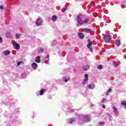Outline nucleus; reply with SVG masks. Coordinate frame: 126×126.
<instances>
[{
  "instance_id": "obj_7",
  "label": "nucleus",
  "mask_w": 126,
  "mask_h": 126,
  "mask_svg": "<svg viewBox=\"0 0 126 126\" xmlns=\"http://www.w3.org/2000/svg\"><path fill=\"white\" fill-rule=\"evenodd\" d=\"M35 62H36L37 63H41V59L40 56H37L35 58Z\"/></svg>"
},
{
  "instance_id": "obj_33",
  "label": "nucleus",
  "mask_w": 126,
  "mask_h": 126,
  "mask_svg": "<svg viewBox=\"0 0 126 126\" xmlns=\"http://www.w3.org/2000/svg\"><path fill=\"white\" fill-rule=\"evenodd\" d=\"M65 82H67V79H65Z\"/></svg>"
},
{
  "instance_id": "obj_31",
  "label": "nucleus",
  "mask_w": 126,
  "mask_h": 126,
  "mask_svg": "<svg viewBox=\"0 0 126 126\" xmlns=\"http://www.w3.org/2000/svg\"><path fill=\"white\" fill-rule=\"evenodd\" d=\"M0 43H2V38L0 37Z\"/></svg>"
},
{
  "instance_id": "obj_17",
  "label": "nucleus",
  "mask_w": 126,
  "mask_h": 126,
  "mask_svg": "<svg viewBox=\"0 0 126 126\" xmlns=\"http://www.w3.org/2000/svg\"><path fill=\"white\" fill-rule=\"evenodd\" d=\"M57 18L58 17H57L56 16L53 15L52 18V20H53V21H56Z\"/></svg>"
},
{
  "instance_id": "obj_20",
  "label": "nucleus",
  "mask_w": 126,
  "mask_h": 126,
  "mask_svg": "<svg viewBox=\"0 0 126 126\" xmlns=\"http://www.w3.org/2000/svg\"><path fill=\"white\" fill-rule=\"evenodd\" d=\"M89 22V19H86L84 21H83V24L84 23H88Z\"/></svg>"
},
{
  "instance_id": "obj_12",
  "label": "nucleus",
  "mask_w": 126,
  "mask_h": 126,
  "mask_svg": "<svg viewBox=\"0 0 126 126\" xmlns=\"http://www.w3.org/2000/svg\"><path fill=\"white\" fill-rule=\"evenodd\" d=\"M115 44L118 46H121V40H120V39L116 40L115 41Z\"/></svg>"
},
{
  "instance_id": "obj_8",
  "label": "nucleus",
  "mask_w": 126,
  "mask_h": 126,
  "mask_svg": "<svg viewBox=\"0 0 126 126\" xmlns=\"http://www.w3.org/2000/svg\"><path fill=\"white\" fill-rule=\"evenodd\" d=\"M83 68L84 70H85V71H86L87 69H89V68H90V66H89V65H85L83 66Z\"/></svg>"
},
{
  "instance_id": "obj_19",
  "label": "nucleus",
  "mask_w": 126,
  "mask_h": 126,
  "mask_svg": "<svg viewBox=\"0 0 126 126\" xmlns=\"http://www.w3.org/2000/svg\"><path fill=\"white\" fill-rule=\"evenodd\" d=\"M99 125H100V126H104L105 125V122H102V121H99L98 122Z\"/></svg>"
},
{
  "instance_id": "obj_15",
  "label": "nucleus",
  "mask_w": 126,
  "mask_h": 126,
  "mask_svg": "<svg viewBox=\"0 0 126 126\" xmlns=\"http://www.w3.org/2000/svg\"><path fill=\"white\" fill-rule=\"evenodd\" d=\"M70 124H73V123H74V122H75V120H74L72 118H70L68 120Z\"/></svg>"
},
{
  "instance_id": "obj_28",
  "label": "nucleus",
  "mask_w": 126,
  "mask_h": 126,
  "mask_svg": "<svg viewBox=\"0 0 126 126\" xmlns=\"http://www.w3.org/2000/svg\"><path fill=\"white\" fill-rule=\"evenodd\" d=\"M50 58V55H47L46 59H48V61H49L50 60V58Z\"/></svg>"
},
{
  "instance_id": "obj_4",
  "label": "nucleus",
  "mask_w": 126,
  "mask_h": 126,
  "mask_svg": "<svg viewBox=\"0 0 126 126\" xmlns=\"http://www.w3.org/2000/svg\"><path fill=\"white\" fill-rule=\"evenodd\" d=\"M84 77L85 79H84V81L83 82V84L84 85H85V84H86V82L87 81V80H88V74H86Z\"/></svg>"
},
{
  "instance_id": "obj_35",
  "label": "nucleus",
  "mask_w": 126,
  "mask_h": 126,
  "mask_svg": "<svg viewBox=\"0 0 126 126\" xmlns=\"http://www.w3.org/2000/svg\"><path fill=\"white\" fill-rule=\"evenodd\" d=\"M68 80H69V78H68Z\"/></svg>"
},
{
  "instance_id": "obj_24",
  "label": "nucleus",
  "mask_w": 126,
  "mask_h": 126,
  "mask_svg": "<svg viewBox=\"0 0 126 126\" xmlns=\"http://www.w3.org/2000/svg\"><path fill=\"white\" fill-rule=\"evenodd\" d=\"M97 68H98V69H102V68H103V66L102 65H99L98 66Z\"/></svg>"
},
{
  "instance_id": "obj_23",
  "label": "nucleus",
  "mask_w": 126,
  "mask_h": 126,
  "mask_svg": "<svg viewBox=\"0 0 126 126\" xmlns=\"http://www.w3.org/2000/svg\"><path fill=\"white\" fill-rule=\"evenodd\" d=\"M22 62L21 61H19L17 63V66H18L19 65H20V64H21V63H22Z\"/></svg>"
},
{
  "instance_id": "obj_32",
  "label": "nucleus",
  "mask_w": 126,
  "mask_h": 126,
  "mask_svg": "<svg viewBox=\"0 0 126 126\" xmlns=\"http://www.w3.org/2000/svg\"><path fill=\"white\" fill-rule=\"evenodd\" d=\"M102 108L103 109H106V106H105V105L104 104L102 105Z\"/></svg>"
},
{
  "instance_id": "obj_9",
  "label": "nucleus",
  "mask_w": 126,
  "mask_h": 126,
  "mask_svg": "<svg viewBox=\"0 0 126 126\" xmlns=\"http://www.w3.org/2000/svg\"><path fill=\"white\" fill-rule=\"evenodd\" d=\"M88 42H89V44L87 45V47L89 49H90V47L92 46L93 42L90 39H88Z\"/></svg>"
},
{
  "instance_id": "obj_21",
  "label": "nucleus",
  "mask_w": 126,
  "mask_h": 126,
  "mask_svg": "<svg viewBox=\"0 0 126 126\" xmlns=\"http://www.w3.org/2000/svg\"><path fill=\"white\" fill-rule=\"evenodd\" d=\"M113 64H114L115 67H117L118 66V64L117 63V62H113Z\"/></svg>"
},
{
  "instance_id": "obj_26",
  "label": "nucleus",
  "mask_w": 126,
  "mask_h": 126,
  "mask_svg": "<svg viewBox=\"0 0 126 126\" xmlns=\"http://www.w3.org/2000/svg\"><path fill=\"white\" fill-rule=\"evenodd\" d=\"M0 9H4V7L3 5H0Z\"/></svg>"
},
{
  "instance_id": "obj_22",
  "label": "nucleus",
  "mask_w": 126,
  "mask_h": 126,
  "mask_svg": "<svg viewBox=\"0 0 126 126\" xmlns=\"http://www.w3.org/2000/svg\"><path fill=\"white\" fill-rule=\"evenodd\" d=\"M121 104L123 106H126V101H123L121 102Z\"/></svg>"
},
{
  "instance_id": "obj_6",
  "label": "nucleus",
  "mask_w": 126,
  "mask_h": 126,
  "mask_svg": "<svg viewBox=\"0 0 126 126\" xmlns=\"http://www.w3.org/2000/svg\"><path fill=\"white\" fill-rule=\"evenodd\" d=\"M14 48L15 50H20V45L18 43H15L14 44Z\"/></svg>"
},
{
  "instance_id": "obj_30",
  "label": "nucleus",
  "mask_w": 126,
  "mask_h": 126,
  "mask_svg": "<svg viewBox=\"0 0 126 126\" xmlns=\"http://www.w3.org/2000/svg\"><path fill=\"white\" fill-rule=\"evenodd\" d=\"M104 102H106V98H103L102 100V102L104 103Z\"/></svg>"
},
{
  "instance_id": "obj_27",
  "label": "nucleus",
  "mask_w": 126,
  "mask_h": 126,
  "mask_svg": "<svg viewBox=\"0 0 126 126\" xmlns=\"http://www.w3.org/2000/svg\"><path fill=\"white\" fill-rule=\"evenodd\" d=\"M113 110H114L115 113H116V112H117V108H116L115 107H113Z\"/></svg>"
},
{
  "instance_id": "obj_11",
  "label": "nucleus",
  "mask_w": 126,
  "mask_h": 126,
  "mask_svg": "<svg viewBox=\"0 0 126 126\" xmlns=\"http://www.w3.org/2000/svg\"><path fill=\"white\" fill-rule=\"evenodd\" d=\"M78 36L80 39H83V38H84V34L82 32H79L78 33Z\"/></svg>"
},
{
  "instance_id": "obj_14",
  "label": "nucleus",
  "mask_w": 126,
  "mask_h": 126,
  "mask_svg": "<svg viewBox=\"0 0 126 126\" xmlns=\"http://www.w3.org/2000/svg\"><path fill=\"white\" fill-rule=\"evenodd\" d=\"M46 92V90L44 89H42L40 92V95H42L44 94V92Z\"/></svg>"
},
{
  "instance_id": "obj_34",
  "label": "nucleus",
  "mask_w": 126,
  "mask_h": 126,
  "mask_svg": "<svg viewBox=\"0 0 126 126\" xmlns=\"http://www.w3.org/2000/svg\"><path fill=\"white\" fill-rule=\"evenodd\" d=\"M91 51H92V49H91Z\"/></svg>"
},
{
  "instance_id": "obj_25",
  "label": "nucleus",
  "mask_w": 126,
  "mask_h": 126,
  "mask_svg": "<svg viewBox=\"0 0 126 126\" xmlns=\"http://www.w3.org/2000/svg\"><path fill=\"white\" fill-rule=\"evenodd\" d=\"M20 37V34H17L16 35V39H19Z\"/></svg>"
},
{
  "instance_id": "obj_29",
  "label": "nucleus",
  "mask_w": 126,
  "mask_h": 126,
  "mask_svg": "<svg viewBox=\"0 0 126 126\" xmlns=\"http://www.w3.org/2000/svg\"><path fill=\"white\" fill-rule=\"evenodd\" d=\"M39 52H40V53H43V52H44V50L43 49H41L39 50Z\"/></svg>"
},
{
  "instance_id": "obj_5",
  "label": "nucleus",
  "mask_w": 126,
  "mask_h": 126,
  "mask_svg": "<svg viewBox=\"0 0 126 126\" xmlns=\"http://www.w3.org/2000/svg\"><path fill=\"white\" fill-rule=\"evenodd\" d=\"M83 31L85 32V33H91L92 32V30L89 29H83Z\"/></svg>"
},
{
  "instance_id": "obj_10",
  "label": "nucleus",
  "mask_w": 126,
  "mask_h": 126,
  "mask_svg": "<svg viewBox=\"0 0 126 126\" xmlns=\"http://www.w3.org/2000/svg\"><path fill=\"white\" fill-rule=\"evenodd\" d=\"M32 68H33L34 69H36L37 68V67H38V64H37L36 63H32Z\"/></svg>"
},
{
  "instance_id": "obj_16",
  "label": "nucleus",
  "mask_w": 126,
  "mask_h": 126,
  "mask_svg": "<svg viewBox=\"0 0 126 126\" xmlns=\"http://www.w3.org/2000/svg\"><path fill=\"white\" fill-rule=\"evenodd\" d=\"M89 88L90 89H94V88H95V85H89Z\"/></svg>"
},
{
  "instance_id": "obj_2",
  "label": "nucleus",
  "mask_w": 126,
  "mask_h": 126,
  "mask_svg": "<svg viewBox=\"0 0 126 126\" xmlns=\"http://www.w3.org/2000/svg\"><path fill=\"white\" fill-rule=\"evenodd\" d=\"M77 22L79 24L81 25H83V21L82 20V19H81V17L78 16H77Z\"/></svg>"
},
{
  "instance_id": "obj_13",
  "label": "nucleus",
  "mask_w": 126,
  "mask_h": 126,
  "mask_svg": "<svg viewBox=\"0 0 126 126\" xmlns=\"http://www.w3.org/2000/svg\"><path fill=\"white\" fill-rule=\"evenodd\" d=\"M9 54H10V51H4L3 52V54L5 56H8V55H9Z\"/></svg>"
},
{
  "instance_id": "obj_3",
  "label": "nucleus",
  "mask_w": 126,
  "mask_h": 126,
  "mask_svg": "<svg viewBox=\"0 0 126 126\" xmlns=\"http://www.w3.org/2000/svg\"><path fill=\"white\" fill-rule=\"evenodd\" d=\"M36 24L37 26H40L43 24V21H42V19H38L36 22Z\"/></svg>"
},
{
  "instance_id": "obj_18",
  "label": "nucleus",
  "mask_w": 126,
  "mask_h": 126,
  "mask_svg": "<svg viewBox=\"0 0 126 126\" xmlns=\"http://www.w3.org/2000/svg\"><path fill=\"white\" fill-rule=\"evenodd\" d=\"M112 89L110 88L107 92V93H106V95H109V94L111 92H112Z\"/></svg>"
},
{
  "instance_id": "obj_1",
  "label": "nucleus",
  "mask_w": 126,
  "mask_h": 126,
  "mask_svg": "<svg viewBox=\"0 0 126 126\" xmlns=\"http://www.w3.org/2000/svg\"><path fill=\"white\" fill-rule=\"evenodd\" d=\"M111 38L112 36H111V35L110 34L106 35L103 37L105 43H110Z\"/></svg>"
}]
</instances>
